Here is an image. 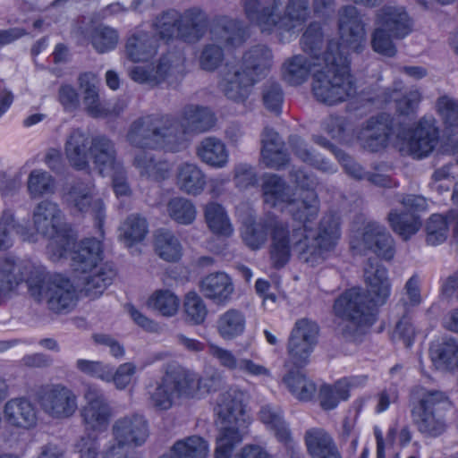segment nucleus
Here are the masks:
<instances>
[{
  "label": "nucleus",
  "instance_id": "1",
  "mask_svg": "<svg viewBox=\"0 0 458 458\" xmlns=\"http://www.w3.org/2000/svg\"><path fill=\"white\" fill-rule=\"evenodd\" d=\"M27 283L29 293L38 302H45L55 312L69 310L77 295L72 283L61 275L48 276L46 268L11 255L0 258V303L11 298L20 284Z\"/></svg>",
  "mask_w": 458,
  "mask_h": 458
},
{
  "label": "nucleus",
  "instance_id": "2",
  "mask_svg": "<svg viewBox=\"0 0 458 458\" xmlns=\"http://www.w3.org/2000/svg\"><path fill=\"white\" fill-rule=\"evenodd\" d=\"M364 278L370 301L361 289L352 288L343 293L334 303V312L339 319L335 331L346 340H356L365 334L376 320L372 306L384 304L390 295L387 270L377 260L368 262Z\"/></svg>",
  "mask_w": 458,
  "mask_h": 458
},
{
  "label": "nucleus",
  "instance_id": "3",
  "mask_svg": "<svg viewBox=\"0 0 458 458\" xmlns=\"http://www.w3.org/2000/svg\"><path fill=\"white\" fill-rule=\"evenodd\" d=\"M270 235L269 257L272 266L280 269L291 259L294 250L300 261L316 267L321 260L322 250L330 245L322 243L319 250H310L302 242L301 230H290V225L275 215H267L257 222H245L241 230L243 242L251 250H259Z\"/></svg>",
  "mask_w": 458,
  "mask_h": 458
},
{
  "label": "nucleus",
  "instance_id": "4",
  "mask_svg": "<svg viewBox=\"0 0 458 458\" xmlns=\"http://www.w3.org/2000/svg\"><path fill=\"white\" fill-rule=\"evenodd\" d=\"M290 177L299 187L307 190L299 199L293 198L287 204L288 212L293 219L301 224L298 226H290V230L301 229L303 237L301 241L310 250H319L322 243H327V242L330 243L327 250H322L319 265L335 249L340 238L339 218L332 214L326 215L319 222L317 234L312 238L309 237L307 233L310 225L317 219L319 211L318 197L313 191H310L317 184V182L311 175L301 169L292 170Z\"/></svg>",
  "mask_w": 458,
  "mask_h": 458
},
{
  "label": "nucleus",
  "instance_id": "5",
  "mask_svg": "<svg viewBox=\"0 0 458 458\" xmlns=\"http://www.w3.org/2000/svg\"><path fill=\"white\" fill-rule=\"evenodd\" d=\"M438 130L433 119L423 118L408 134L401 130L397 131L392 126V119L383 114L370 118L359 133L362 146L375 152L385 148L388 143H402L401 150L416 157L428 156L438 142Z\"/></svg>",
  "mask_w": 458,
  "mask_h": 458
},
{
  "label": "nucleus",
  "instance_id": "6",
  "mask_svg": "<svg viewBox=\"0 0 458 458\" xmlns=\"http://www.w3.org/2000/svg\"><path fill=\"white\" fill-rule=\"evenodd\" d=\"M311 92L317 101L335 106L354 97L356 85L350 62L338 42L329 41L323 59L313 64Z\"/></svg>",
  "mask_w": 458,
  "mask_h": 458
},
{
  "label": "nucleus",
  "instance_id": "7",
  "mask_svg": "<svg viewBox=\"0 0 458 458\" xmlns=\"http://www.w3.org/2000/svg\"><path fill=\"white\" fill-rule=\"evenodd\" d=\"M249 394L238 386H230L222 392L215 409L221 428L216 440L214 458H232L235 447L247 435L249 420L246 403Z\"/></svg>",
  "mask_w": 458,
  "mask_h": 458
},
{
  "label": "nucleus",
  "instance_id": "8",
  "mask_svg": "<svg viewBox=\"0 0 458 458\" xmlns=\"http://www.w3.org/2000/svg\"><path fill=\"white\" fill-rule=\"evenodd\" d=\"M282 0H270L261 4L259 0H244L247 18L262 31L274 30L291 31L306 21L309 15L308 0H289L285 13L282 15Z\"/></svg>",
  "mask_w": 458,
  "mask_h": 458
},
{
  "label": "nucleus",
  "instance_id": "9",
  "mask_svg": "<svg viewBox=\"0 0 458 458\" xmlns=\"http://www.w3.org/2000/svg\"><path fill=\"white\" fill-rule=\"evenodd\" d=\"M174 117L147 115L133 121L127 131L126 141L139 150L163 148L171 152L180 150L183 135L173 129Z\"/></svg>",
  "mask_w": 458,
  "mask_h": 458
},
{
  "label": "nucleus",
  "instance_id": "10",
  "mask_svg": "<svg viewBox=\"0 0 458 458\" xmlns=\"http://www.w3.org/2000/svg\"><path fill=\"white\" fill-rule=\"evenodd\" d=\"M32 225L38 234L48 238L47 253L53 261H59L72 242V234L66 229L64 214L57 203L38 202L32 211Z\"/></svg>",
  "mask_w": 458,
  "mask_h": 458
},
{
  "label": "nucleus",
  "instance_id": "11",
  "mask_svg": "<svg viewBox=\"0 0 458 458\" xmlns=\"http://www.w3.org/2000/svg\"><path fill=\"white\" fill-rule=\"evenodd\" d=\"M446 401L444 393L415 387L411 391L410 407L414 426L422 435L437 437L446 429L443 405Z\"/></svg>",
  "mask_w": 458,
  "mask_h": 458
},
{
  "label": "nucleus",
  "instance_id": "12",
  "mask_svg": "<svg viewBox=\"0 0 458 458\" xmlns=\"http://www.w3.org/2000/svg\"><path fill=\"white\" fill-rule=\"evenodd\" d=\"M85 403L80 415L85 431L90 434L105 432L110 424L113 411L104 392L95 385L89 384L83 392Z\"/></svg>",
  "mask_w": 458,
  "mask_h": 458
},
{
  "label": "nucleus",
  "instance_id": "13",
  "mask_svg": "<svg viewBox=\"0 0 458 458\" xmlns=\"http://www.w3.org/2000/svg\"><path fill=\"white\" fill-rule=\"evenodd\" d=\"M162 372L177 399H200L210 391L207 379L176 362L165 364Z\"/></svg>",
  "mask_w": 458,
  "mask_h": 458
},
{
  "label": "nucleus",
  "instance_id": "14",
  "mask_svg": "<svg viewBox=\"0 0 458 458\" xmlns=\"http://www.w3.org/2000/svg\"><path fill=\"white\" fill-rule=\"evenodd\" d=\"M37 400L42 411L55 420L71 418L78 409L76 394L62 384L42 386L37 393Z\"/></svg>",
  "mask_w": 458,
  "mask_h": 458
},
{
  "label": "nucleus",
  "instance_id": "15",
  "mask_svg": "<svg viewBox=\"0 0 458 458\" xmlns=\"http://www.w3.org/2000/svg\"><path fill=\"white\" fill-rule=\"evenodd\" d=\"M64 202L72 213H90L96 221L100 235L106 217L103 201L96 197L95 185L91 182H76L64 196Z\"/></svg>",
  "mask_w": 458,
  "mask_h": 458
},
{
  "label": "nucleus",
  "instance_id": "16",
  "mask_svg": "<svg viewBox=\"0 0 458 458\" xmlns=\"http://www.w3.org/2000/svg\"><path fill=\"white\" fill-rule=\"evenodd\" d=\"M318 326L316 322L301 318L296 321L288 342L290 361L301 368L309 362V358L318 343Z\"/></svg>",
  "mask_w": 458,
  "mask_h": 458
},
{
  "label": "nucleus",
  "instance_id": "17",
  "mask_svg": "<svg viewBox=\"0 0 458 458\" xmlns=\"http://www.w3.org/2000/svg\"><path fill=\"white\" fill-rule=\"evenodd\" d=\"M352 248L360 251L369 250L378 257L390 260L395 253L394 242L386 228L377 222H368L362 232L351 242Z\"/></svg>",
  "mask_w": 458,
  "mask_h": 458
},
{
  "label": "nucleus",
  "instance_id": "18",
  "mask_svg": "<svg viewBox=\"0 0 458 458\" xmlns=\"http://www.w3.org/2000/svg\"><path fill=\"white\" fill-rule=\"evenodd\" d=\"M182 121L174 117L171 131H177L182 133V142L180 150L186 146L188 133H202L215 127L216 117L215 113L207 106L198 105L185 106L181 114Z\"/></svg>",
  "mask_w": 458,
  "mask_h": 458
},
{
  "label": "nucleus",
  "instance_id": "19",
  "mask_svg": "<svg viewBox=\"0 0 458 458\" xmlns=\"http://www.w3.org/2000/svg\"><path fill=\"white\" fill-rule=\"evenodd\" d=\"M400 202L407 212L391 211L388 221L393 230L406 240L420 229L421 221L416 213L425 211L428 204L426 199L419 195H406Z\"/></svg>",
  "mask_w": 458,
  "mask_h": 458
},
{
  "label": "nucleus",
  "instance_id": "20",
  "mask_svg": "<svg viewBox=\"0 0 458 458\" xmlns=\"http://www.w3.org/2000/svg\"><path fill=\"white\" fill-rule=\"evenodd\" d=\"M102 243L96 238H87L75 242L72 236V242L66 246V251L62 257L69 256L72 259V266L75 271L86 274L91 272L102 260Z\"/></svg>",
  "mask_w": 458,
  "mask_h": 458
},
{
  "label": "nucleus",
  "instance_id": "21",
  "mask_svg": "<svg viewBox=\"0 0 458 458\" xmlns=\"http://www.w3.org/2000/svg\"><path fill=\"white\" fill-rule=\"evenodd\" d=\"M112 434L114 440L112 445L139 446L144 444L148 437V422L142 415H127L114 421Z\"/></svg>",
  "mask_w": 458,
  "mask_h": 458
},
{
  "label": "nucleus",
  "instance_id": "22",
  "mask_svg": "<svg viewBox=\"0 0 458 458\" xmlns=\"http://www.w3.org/2000/svg\"><path fill=\"white\" fill-rule=\"evenodd\" d=\"M258 81L238 64L226 65L219 87L225 96L234 102L243 103L249 98L251 89Z\"/></svg>",
  "mask_w": 458,
  "mask_h": 458
},
{
  "label": "nucleus",
  "instance_id": "23",
  "mask_svg": "<svg viewBox=\"0 0 458 458\" xmlns=\"http://www.w3.org/2000/svg\"><path fill=\"white\" fill-rule=\"evenodd\" d=\"M339 31L341 39L350 49L361 52L366 44L365 25L358 9L347 5L339 12Z\"/></svg>",
  "mask_w": 458,
  "mask_h": 458
},
{
  "label": "nucleus",
  "instance_id": "24",
  "mask_svg": "<svg viewBox=\"0 0 458 458\" xmlns=\"http://www.w3.org/2000/svg\"><path fill=\"white\" fill-rule=\"evenodd\" d=\"M5 422L18 429H31L38 424V410L35 404L26 397H15L4 405Z\"/></svg>",
  "mask_w": 458,
  "mask_h": 458
},
{
  "label": "nucleus",
  "instance_id": "25",
  "mask_svg": "<svg viewBox=\"0 0 458 458\" xmlns=\"http://www.w3.org/2000/svg\"><path fill=\"white\" fill-rule=\"evenodd\" d=\"M96 169L102 174H108L113 169L121 167L123 161L118 157L115 143L106 135L99 134L90 140V157Z\"/></svg>",
  "mask_w": 458,
  "mask_h": 458
},
{
  "label": "nucleus",
  "instance_id": "26",
  "mask_svg": "<svg viewBox=\"0 0 458 458\" xmlns=\"http://www.w3.org/2000/svg\"><path fill=\"white\" fill-rule=\"evenodd\" d=\"M375 25L386 30L395 39L405 38L411 32L412 22L402 6L385 5L376 13Z\"/></svg>",
  "mask_w": 458,
  "mask_h": 458
},
{
  "label": "nucleus",
  "instance_id": "27",
  "mask_svg": "<svg viewBox=\"0 0 458 458\" xmlns=\"http://www.w3.org/2000/svg\"><path fill=\"white\" fill-rule=\"evenodd\" d=\"M90 140L81 129H72L64 142V155L72 167L82 171L89 168Z\"/></svg>",
  "mask_w": 458,
  "mask_h": 458
},
{
  "label": "nucleus",
  "instance_id": "28",
  "mask_svg": "<svg viewBox=\"0 0 458 458\" xmlns=\"http://www.w3.org/2000/svg\"><path fill=\"white\" fill-rule=\"evenodd\" d=\"M158 40L151 32L136 30L127 38L126 56L134 63L148 62L157 53Z\"/></svg>",
  "mask_w": 458,
  "mask_h": 458
},
{
  "label": "nucleus",
  "instance_id": "29",
  "mask_svg": "<svg viewBox=\"0 0 458 458\" xmlns=\"http://www.w3.org/2000/svg\"><path fill=\"white\" fill-rule=\"evenodd\" d=\"M261 159L268 168L280 169L289 162L284 142L273 129L266 127L260 135Z\"/></svg>",
  "mask_w": 458,
  "mask_h": 458
},
{
  "label": "nucleus",
  "instance_id": "30",
  "mask_svg": "<svg viewBox=\"0 0 458 458\" xmlns=\"http://www.w3.org/2000/svg\"><path fill=\"white\" fill-rule=\"evenodd\" d=\"M304 443L311 458H342L333 437L323 428L307 429Z\"/></svg>",
  "mask_w": 458,
  "mask_h": 458
},
{
  "label": "nucleus",
  "instance_id": "31",
  "mask_svg": "<svg viewBox=\"0 0 458 458\" xmlns=\"http://www.w3.org/2000/svg\"><path fill=\"white\" fill-rule=\"evenodd\" d=\"M175 183L181 191L188 195L197 196L206 187V174L198 165L184 162L177 166Z\"/></svg>",
  "mask_w": 458,
  "mask_h": 458
},
{
  "label": "nucleus",
  "instance_id": "32",
  "mask_svg": "<svg viewBox=\"0 0 458 458\" xmlns=\"http://www.w3.org/2000/svg\"><path fill=\"white\" fill-rule=\"evenodd\" d=\"M177 37L184 41H198L205 33L208 18L205 13L198 8H191L179 14Z\"/></svg>",
  "mask_w": 458,
  "mask_h": 458
},
{
  "label": "nucleus",
  "instance_id": "33",
  "mask_svg": "<svg viewBox=\"0 0 458 458\" xmlns=\"http://www.w3.org/2000/svg\"><path fill=\"white\" fill-rule=\"evenodd\" d=\"M233 284L228 275L223 272L207 276L200 284L203 295L216 304H225L233 293Z\"/></svg>",
  "mask_w": 458,
  "mask_h": 458
},
{
  "label": "nucleus",
  "instance_id": "34",
  "mask_svg": "<svg viewBox=\"0 0 458 458\" xmlns=\"http://www.w3.org/2000/svg\"><path fill=\"white\" fill-rule=\"evenodd\" d=\"M132 165L141 177L153 181H161L167 177L170 167L167 162L156 158L146 150H137L133 154Z\"/></svg>",
  "mask_w": 458,
  "mask_h": 458
},
{
  "label": "nucleus",
  "instance_id": "35",
  "mask_svg": "<svg viewBox=\"0 0 458 458\" xmlns=\"http://www.w3.org/2000/svg\"><path fill=\"white\" fill-rule=\"evenodd\" d=\"M429 352L432 362L437 369H458V343L453 338L433 343Z\"/></svg>",
  "mask_w": 458,
  "mask_h": 458
},
{
  "label": "nucleus",
  "instance_id": "36",
  "mask_svg": "<svg viewBox=\"0 0 458 458\" xmlns=\"http://www.w3.org/2000/svg\"><path fill=\"white\" fill-rule=\"evenodd\" d=\"M449 225L454 227V237L458 243V212L454 210L446 217L438 214L430 216L426 225L427 242L430 245H437L445 242Z\"/></svg>",
  "mask_w": 458,
  "mask_h": 458
},
{
  "label": "nucleus",
  "instance_id": "37",
  "mask_svg": "<svg viewBox=\"0 0 458 458\" xmlns=\"http://www.w3.org/2000/svg\"><path fill=\"white\" fill-rule=\"evenodd\" d=\"M196 153L203 163L214 168L225 167L229 159L225 144L215 137L204 138L198 145Z\"/></svg>",
  "mask_w": 458,
  "mask_h": 458
},
{
  "label": "nucleus",
  "instance_id": "38",
  "mask_svg": "<svg viewBox=\"0 0 458 458\" xmlns=\"http://www.w3.org/2000/svg\"><path fill=\"white\" fill-rule=\"evenodd\" d=\"M259 420L270 430H272L276 437L285 445L292 446L293 438L291 431L284 420L283 412L277 406L271 404L263 405L259 411Z\"/></svg>",
  "mask_w": 458,
  "mask_h": 458
},
{
  "label": "nucleus",
  "instance_id": "39",
  "mask_svg": "<svg viewBox=\"0 0 458 458\" xmlns=\"http://www.w3.org/2000/svg\"><path fill=\"white\" fill-rule=\"evenodd\" d=\"M272 63L273 55L270 49L259 45L245 52L242 63L238 64L243 66V69L259 81L260 77L269 71Z\"/></svg>",
  "mask_w": 458,
  "mask_h": 458
},
{
  "label": "nucleus",
  "instance_id": "40",
  "mask_svg": "<svg viewBox=\"0 0 458 458\" xmlns=\"http://www.w3.org/2000/svg\"><path fill=\"white\" fill-rule=\"evenodd\" d=\"M208 454V441L201 437L191 436L176 441L169 453L159 458H207Z\"/></svg>",
  "mask_w": 458,
  "mask_h": 458
},
{
  "label": "nucleus",
  "instance_id": "41",
  "mask_svg": "<svg viewBox=\"0 0 458 458\" xmlns=\"http://www.w3.org/2000/svg\"><path fill=\"white\" fill-rule=\"evenodd\" d=\"M80 87L84 91L83 104L87 113L94 118H106L107 102L99 99L92 73H83L79 77Z\"/></svg>",
  "mask_w": 458,
  "mask_h": 458
},
{
  "label": "nucleus",
  "instance_id": "42",
  "mask_svg": "<svg viewBox=\"0 0 458 458\" xmlns=\"http://www.w3.org/2000/svg\"><path fill=\"white\" fill-rule=\"evenodd\" d=\"M437 106L446 125L449 140L453 143V153L458 165V100L443 96L438 98Z\"/></svg>",
  "mask_w": 458,
  "mask_h": 458
},
{
  "label": "nucleus",
  "instance_id": "43",
  "mask_svg": "<svg viewBox=\"0 0 458 458\" xmlns=\"http://www.w3.org/2000/svg\"><path fill=\"white\" fill-rule=\"evenodd\" d=\"M262 191L264 201L271 207H276L279 203L287 205L294 196L284 180L274 174L264 175Z\"/></svg>",
  "mask_w": 458,
  "mask_h": 458
},
{
  "label": "nucleus",
  "instance_id": "44",
  "mask_svg": "<svg viewBox=\"0 0 458 458\" xmlns=\"http://www.w3.org/2000/svg\"><path fill=\"white\" fill-rule=\"evenodd\" d=\"M154 249L158 257L168 262L178 261L182 255V246L174 233L159 229L154 234Z\"/></svg>",
  "mask_w": 458,
  "mask_h": 458
},
{
  "label": "nucleus",
  "instance_id": "45",
  "mask_svg": "<svg viewBox=\"0 0 458 458\" xmlns=\"http://www.w3.org/2000/svg\"><path fill=\"white\" fill-rule=\"evenodd\" d=\"M246 317L237 309H229L222 313L216 321L219 335L225 340H233L244 333Z\"/></svg>",
  "mask_w": 458,
  "mask_h": 458
},
{
  "label": "nucleus",
  "instance_id": "46",
  "mask_svg": "<svg viewBox=\"0 0 458 458\" xmlns=\"http://www.w3.org/2000/svg\"><path fill=\"white\" fill-rule=\"evenodd\" d=\"M314 60L301 55L287 59L282 68L283 79L291 85H301L307 81L309 74H313Z\"/></svg>",
  "mask_w": 458,
  "mask_h": 458
},
{
  "label": "nucleus",
  "instance_id": "47",
  "mask_svg": "<svg viewBox=\"0 0 458 458\" xmlns=\"http://www.w3.org/2000/svg\"><path fill=\"white\" fill-rule=\"evenodd\" d=\"M148 232V225L145 217L139 214L128 216L119 227V239L130 248L142 242Z\"/></svg>",
  "mask_w": 458,
  "mask_h": 458
},
{
  "label": "nucleus",
  "instance_id": "48",
  "mask_svg": "<svg viewBox=\"0 0 458 458\" xmlns=\"http://www.w3.org/2000/svg\"><path fill=\"white\" fill-rule=\"evenodd\" d=\"M114 272L111 268L98 266L82 278L81 291L89 298H97L112 284Z\"/></svg>",
  "mask_w": 458,
  "mask_h": 458
},
{
  "label": "nucleus",
  "instance_id": "49",
  "mask_svg": "<svg viewBox=\"0 0 458 458\" xmlns=\"http://www.w3.org/2000/svg\"><path fill=\"white\" fill-rule=\"evenodd\" d=\"M382 100L385 103L395 102L396 110L401 114H410L415 112L421 100V93L418 89H412L405 95L401 94V84H395L394 88L386 89L382 93Z\"/></svg>",
  "mask_w": 458,
  "mask_h": 458
},
{
  "label": "nucleus",
  "instance_id": "50",
  "mask_svg": "<svg viewBox=\"0 0 458 458\" xmlns=\"http://www.w3.org/2000/svg\"><path fill=\"white\" fill-rule=\"evenodd\" d=\"M167 216L182 225H191L197 216V209L192 200L184 197H174L166 204Z\"/></svg>",
  "mask_w": 458,
  "mask_h": 458
},
{
  "label": "nucleus",
  "instance_id": "51",
  "mask_svg": "<svg viewBox=\"0 0 458 458\" xmlns=\"http://www.w3.org/2000/svg\"><path fill=\"white\" fill-rule=\"evenodd\" d=\"M205 219L209 229L216 234L230 236L233 228L225 208L218 203L210 202L205 207Z\"/></svg>",
  "mask_w": 458,
  "mask_h": 458
},
{
  "label": "nucleus",
  "instance_id": "52",
  "mask_svg": "<svg viewBox=\"0 0 458 458\" xmlns=\"http://www.w3.org/2000/svg\"><path fill=\"white\" fill-rule=\"evenodd\" d=\"M283 382L292 394L301 401L310 400L317 390L315 384L300 370H290L283 377Z\"/></svg>",
  "mask_w": 458,
  "mask_h": 458
},
{
  "label": "nucleus",
  "instance_id": "53",
  "mask_svg": "<svg viewBox=\"0 0 458 458\" xmlns=\"http://www.w3.org/2000/svg\"><path fill=\"white\" fill-rule=\"evenodd\" d=\"M289 144L294 155L302 162L323 172H335L333 165L327 160L309 149L306 143L300 137L291 136L289 138Z\"/></svg>",
  "mask_w": 458,
  "mask_h": 458
},
{
  "label": "nucleus",
  "instance_id": "54",
  "mask_svg": "<svg viewBox=\"0 0 458 458\" xmlns=\"http://www.w3.org/2000/svg\"><path fill=\"white\" fill-rule=\"evenodd\" d=\"M148 306L164 317H174L180 307L179 298L170 290H157L148 301Z\"/></svg>",
  "mask_w": 458,
  "mask_h": 458
},
{
  "label": "nucleus",
  "instance_id": "55",
  "mask_svg": "<svg viewBox=\"0 0 458 458\" xmlns=\"http://www.w3.org/2000/svg\"><path fill=\"white\" fill-rule=\"evenodd\" d=\"M148 404L157 411L171 409L174 404L175 399H177L164 374L156 383V386L152 389L148 390Z\"/></svg>",
  "mask_w": 458,
  "mask_h": 458
},
{
  "label": "nucleus",
  "instance_id": "56",
  "mask_svg": "<svg viewBox=\"0 0 458 458\" xmlns=\"http://www.w3.org/2000/svg\"><path fill=\"white\" fill-rule=\"evenodd\" d=\"M212 38L227 47H236L245 40V32L235 21H226L214 26L211 30Z\"/></svg>",
  "mask_w": 458,
  "mask_h": 458
},
{
  "label": "nucleus",
  "instance_id": "57",
  "mask_svg": "<svg viewBox=\"0 0 458 458\" xmlns=\"http://www.w3.org/2000/svg\"><path fill=\"white\" fill-rule=\"evenodd\" d=\"M27 186L30 197L38 198L54 193L55 182L53 176L47 172L36 169L30 172Z\"/></svg>",
  "mask_w": 458,
  "mask_h": 458
},
{
  "label": "nucleus",
  "instance_id": "58",
  "mask_svg": "<svg viewBox=\"0 0 458 458\" xmlns=\"http://www.w3.org/2000/svg\"><path fill=\"white\" fill-rule=\"evenodd\" d=\"M89 39L95 50L104 54L115 48L119 36L115 30L100 25L92 29Z\"/></svg>",
  "mask_w": 458,
  "mask_h": 458
},
{
  "label": "nucleus",
  "instance_id": "59",
  "mask_svg": "<svg viewBox=\"0 0 458 458\" xmlns=\"http://www.w3.org/2000/svg\"><path fill=\"white\" fill-rule=\"evenodd\" d=\"M301 45L302 50L310 55L314 63H317L318 58L322 61L323 55H319V51L323 45V36L318 23L310 24L302 35Z\"/></svg>",
  "mask_w": 458,
  "mask_h": 458
},
{
  "label": "nucleus",
  "instance_id": "60",
  "mask_svg": "<svg viewBox=\"0 0 458 458\" xmlns=\"http://www.w3.org/2000/svg\"><path fill=\"white\" fill-rule=\"evenodd\" d=\"M186 319L194 325L202 324L208 315L207 306L202 298L194 292L186 294L183 302Z\"/></svg>",
  "mask_w": 458,
  "mask_h": 458
},
{
  "label": "nucleus",
  "instance_id": "61",
  "mask_svg": "<svg viewBox=\"0 0 458 458\" xmlns=\"http://www.w3.org/2000/svg\"><path fill=\"white\" fill-rule=\"evenodd\" d=\"M137 372V366L133 362H124L116 369L109 365L106 383H113L116 389H125L132 380Z\"/></svg>",
  "mask_w": 458,
  "mask_h": 458
},
{
  "label": "nucleus",
  "instance_id": "62",
  "mask_svg": "<svg viewBox=\"0 0 458 458\" xmlns=\"http://www.w3.org/2000/svg\"><path fill=\"white\" fill-rule=\"evenodd\" d=\"M394 36L390 35L386 30L378 25H375V29L371 33L370 45L374 52L392 57L396 54V47L394 43Z\"/></svg>",
  "mask_w": 458,
  "mask_h": 458
},
{
  "label": "nucleus",
  "instance_id": "63",
  "mask_svg": "<svg viewBox=\"0 0 458 458\" xmlns=\"http://www.w3.org/2000/svg\"><path fill=\"white\" fill-rule=\"evenodd\" d=\"M18 222L12 208H5L0 215V250H6L13 245V232Z\"/></svg>",
  "mask_w": 458,
  "mask_h": 458
},
{
  "label": "nucleus",
  "instance_id": "64",
  "mask_svg": "<svg viewBox=\"0 0 458 458\" xmlns=\"http://www.w3.org/2000/svg\"><path fill=\"white\" fill-rule=\"evenodd\" d=\"M182 59L180 55L169 53L163 55L156 67L152 68L153 75L157 78V84L164 81L168 76L182 71Z\"/></svg>",
  "mask_w": 458,
  "mask_h": 458
}]
</instances>
